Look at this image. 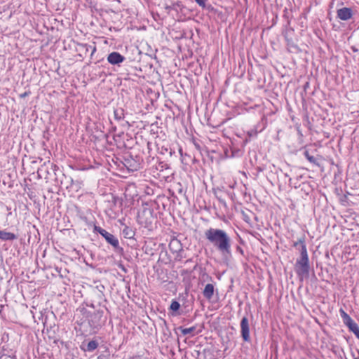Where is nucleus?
Returning <instances> with one entry per match:
<instances>
[{"mask_svg": "<svg viewBox=\"0 0 359 359\" xmlns=\"http://www.w3.org/2000/svg\"><path fill=\"white\" fill-rule=\"evenodd\" d=\"M205 237L223 257H231L232 240L226 231L210 228L205 231Z\"/></svg>", "mask_w": 359, "mask_h": 359, "instance_id": "obj_1", "label": "nucleus"}, {"mask_svg": "<svg viewBox=\"0 0 359 359\" xmlns=\"http://www.w3.org/2000/svg\"><path fill=\"white\" fill-rule=\"evenodd\" d=\"M295 272L300 280L308 278L309 276L310 264L309 257H299L294 265Z\"/></svg>", "mask_w": 359, "mask_h": 359, "instance_id": "obj_2", "label": "nucleus"}, {"mask_svg": "<svg viewBox=\"0 0 359 359\" xmlns=\"http://www.w3.org/2000/svg\"><path fill=\"white\" fill-rule=\"evenodd\" d=\"M143 163V158L138 155L128 153L123 156V164L130 171H136L142 168Z\"/></svg>", "mask_w": 359, "mask_h": 359, "instance_id": "obj_3", "label": "nucleus"}, {"mask_svg": "<svg viewBox=\"0 0 359 359\" xmlns=\"http://www.w3.org/2000/svg\"><path fill=\"white\" fill-rule=\"evenodd\" d=\"M93 230L95 232L99 233L102 237H104L106 241L114 248L115 251L119 253H122L123 252V248L119 246L118 240L113 234L96 225L94 226Z\"/></svg>", "mask_w": 359, "mask_h": 359, "instance_id": "obj_4", "label": "nucleus"}, {"mask_svg": "<svg viewBox=\"0 0 359 359\" xmlns=\"http://www.w3.org/2000/svg\"><path fill=\"white\" fill-rule=\"evenodd\" d=\"M154 219V210L151 208H144L137 216L138 222L145 228L151 227Z\"/></svg>", "mask_w": 359, "mask_h": 359, "instance_id": "obj_5", "label": "nucleus"}, {"mask_svg": "<svg viewBox=\"0 0 359 359\" xmlns=\"http://www.w3.org/2000/svg\"><path fill=\"white\" fill-rule=\"evenodd\" d=\"M105 320L104 309H98L89 316L88 323L90 327L97 329L104 324Z\"/></svg>", "mask_w": 359, "mask_h": 359, "instance_id": "obj_6", "label": "nucleus"}, {"mask_svg": "<svg viewBox=\"0 0 359 359\" xmlns=\"http://www.w3.org/2000/svg\"><path fill=\"white\" fill-rule=\"evenodd\" d=\"M294 32V29H292V28H290V29H286L284 32H283V36L285 37V39L287 42V50L290 51V52H292V53H295V52H297L299 50V48L297 46V45L294 43V41H293V39H292V37L290 36V35Z\"/></svg>", "mask_w": 359, "mask_h": 359, "instance_id": "obj_7", "label": "nucleus"}, {"mask_svg": "<svg viewBox=\"0 0 359 359\" xmlns=\"http://www.w3.org/2000/svg\"><path fill=\"white\" fill-rule=\"evenodd\" d=\"M241 334L243 340L245 342L250 341V326L249 321L246 316L242 318L241 320Z\"/></svg>", "mask_w": 359, "mask_h": 359, "instance_id": "obj_8", "label": "nucleus"}, {"mask_svg": "<svg viewBox=\"0 0 359 359\" xmlns=\"http://www.w3.org/2000/svg\"><path fill=\"white\" fill-rule=\"evenodd\" d=\"M125 57L120 54L118 52H112L107 56V61L111 65H120L125 60Z\"/></svg>", "mask_w": 359, "mask_h": 359, "instance_id": "obj_9", "label": "nucleus"}, {"mask_svg": "<svg viewBox=\"0 0 359 359\" xmlns=\"http://www.w3.org/2000/svg\"><path fill=\"white\" fill-rule=\"evenodd\" d=\"M340 316L342 320L343 323L346 325L348 329L353 327L357 323L352 319V318L344 311L343 309H339Z\"/></svg>", "mask_w": 359, "mask_h": 359, "instance_id": "obj_10", "label": "nucleus"}, {"mask_svg": "<svg viewBox=\"0 0 359 359\" xmlns=\"http://www.w3.org/2000/svg\"><path fill=\"white\" fill-rule=\"evenodd\" d=\"M353 11L350 8L344 7L338 9V18L342 20H347L351 18Z\"/></svg>", "mask_w": 359, "mask_h": 359, "instance_id": "obj_11", "label": "nucleus"}, {"mask_svg": "<svg viewBox=\"0 0 359 359\" xmlns=\"http://www.w3.org/2000/svg\"><path fill=\"white\" fill-rule=\"evenodd\" d=\"M214 292L215 287L213 284L208 283L205 286V288L203 291V295L206 299L211 300L214 295Z\"/></svg>", "mask_w": 359, "mask_h": 359, "instance_id": "obj_12", "label": "nucleus"}, {"mask_svg": "<svg viewBox=\"0 0 359 359\" xmlns=\"http://www.w3.org/2000/svg\"><path fill=\"white\" fill-rule=\"evenodd\" d=\"M18 236L12 232H8L4 230H0V240L3 241H12L16 240Z\"/></svg>", "mask_w": 359, "mask_h": 359, "instance_id": "obj_13", "label": "nucleus"}, {"mask_svg": "<svg viewBox=\"0 0 359 359\" xmlns=\"http://www.w3.org/2000/svg\"><path fill=\"white\" fill-rule=\"evenodd\" d=\"M177 329L181 330L183 335L191 334L192 336H194L195 334H198L201 332V330L196 331V326H192L189 328H184L183 327L180 326Z\"/></svg>", "mask_w": 359, "mask_h": 359, "instance_id": "obj_14", "label": "nucleus"}, {"mask_svg": "<svg viewBox=\"0 0 359 359\" xmlns=\"http://www.w3.org/2000/svg\"><path fill=\"white\" fill-rule=\"evenodd\" d=\"M78 46H79V50L81 52H83L86 55L90 50H91V55L96 50V47L95 46H90L87 43H79Z\"/></svg>", "mask_w": 359, "mask_h": 359, "instance_id": "obj_15", "label": "nucleus"}, {"mask_svg": "<svg viewBox=\"0 0 359 359\" xmlns=\"http://www.w3.org/2000/svg\"><path fill=\"white\" fill-rule=\"evenodd\" d=\"M170 250L172 252H178L182 250V245L177 239L172 240L169 244Z\"/></svg>", "mask_w": 359, "mask_h": 359, "instance_id": "obj_16", "label": "nucleus"}, {"mask_svg": "<svg viewBox=\"0 0 359 359\" xmlns=\"http://www.w3.org/2000/svg\"><path fill=\"white\" fill-rule=\"evenodd\" d=\"M122 233L124 238L131 239L133 238L135 232L133 228L126 226L122 231Z\"/></svg>", "mask_w": 359, "mask_h": 359, "instance_id": "obj_17", "label": "nucleus"}, {"mask_svg": "<svg viewBox=\"0 0 359 359\" xmlns=\"http://www.w3.org/2000/svg\"><path fill=\"white\" fill-rule=\"evenodd\" d=\"M98 347V342L95 340L90 341L88 344L86 348H83L85 351L92 352L95 350Z\"/></svg>", "mask_w": 359, "mask_h": 359, "instance_id": "obj_18", "label": "nucleus"}, {"mask_svg": "<svg viewBox=\"0 0 359 359\" xmlns=\"http://www.w3.org/2000/svg\"><path fill=\"white\" fill-rule=\"evenodd\" d=\"M304 156L306 158V159L311 163H312L313 165H319V163L318 162V158H316L315 156L311 155L309 154V152L306 150L304 152Z\"/></svg>", "mask_w": 359, "mask_h": 359, "instance_id": "obj_19", "label": "nucleus"}, {"mask_svg": "<svg viewBox=\"0 0 359 359\" xmlns=\"http://www.w3.org/2000/svg\"><path fill=\"white\" fill-rule=\"evenodd\" d=\"M303 245H306V237L304 235L299 238L297 241H294L292 244V246L296 249H299V246L300 247V248H302V246Z\"/></svg>", "mask_w": 359, "mask_h": 359, "instance_id": "obj_20", "label": "nucleus"}, {"mask_svg": "<svg viewBox=\"0 0 359 359\" xmlns=\"http://www.w3.org/2000/svg\"><path fill=\"white\" fill-rule=\"evenodd\" d=\"M114 118L121 121L124 118V110L122 108L116 109L114 111Z\"/></svg>", "mask_w": 359, "mask_h": 359, "instance_id": "obj_21", "label": "nucleus"}, {"mask_svg": "<svg viewBox=\"0 0 359 359\" xmlns=\"http://www.w3.org/2000/svg\"><path fill=\"white\" fill-rule=\"evenodd\" d=\"M182 5L181 2L177 1L176 3L172 4L171 6H166L165 7V8L167 11L168 13H169L170 10H176L177 11V8H180V7H182Z\"/></svg>", "mask_w": 359, "mask_h": 359, "instance_id": "obj_22", "label": "nucleus"}, {"mask_svg": "<svg viewBox=\"0 0 359 359\" xmlns=\"http://www.w3.org/2000/svg\"><path fill=\"white\" fill-rule=\"evenodd\" d=\"M180 309V304L176 300H172L171 302V304L170 306V309L172 311L176 312V311H178Z\"/></svg>", "mask_w": 359, "mask_h": 359, "instance_id": "obj_23", "label": "nucleus"}, {"mask_svg": "<svg viewBox=\"0 0 359 359\" xmlns=\"http://www.w3.org/2000/svg\"><path fill=\"white\" fill-rule=\"evenodd\" d=\"M300 251V257H309L306 245L302 246V248L299 249Z\"/></svg>", "mask_w": 359, "mask_h": 359, "instance_id": "obj_24", "label": "nucleus"}, {"mask_svg": "<svg viewBox=\"0 0 359 359\" xmlns=\"http://www.w3.org/2000/svg\"><path fill=\"white\" fill-rule=\"evenodd\" d=\"M348 330L353 332L355 334V336L359 339V327L358 324H356L353 327L350 328Z\"/></svg>", "mask_w": 359, "mask_h": 359, "instance_id": "obj_25", "label": "nucleus"}, {"mask_svg": "<svg viewBox=\"0 0 359 359\" xmlns=\"http://www.w3.org/2000/svg\"><path fill=\"white\" fill-rule=\"evenodd\" d=\"M192 356L197 358V359H205L206 357L205 355H203V358L201 357V353L200 351L198 350H195L194 351V353H192Z\"/></svg>", "mask_w": 359, "mask_h": 359, "instance_id": "obj_26", "label": "nucleus"}, {"mask_svg": "<svg viewBox=\"0 0 359 359\" xmlns=\"http://www.w3.org/2000/svg\"><path fill=\"white\" fill-rule=\"evenodd\" d=\"M208 0H195V1L202 8L205 7V4Z\"/></svg>", "mask_w": 359, "mask_h": 359, "instance_id": "obj_27", "label": "nucleus"}, {"mask_svg": "<svg viewBox=\"0 0 359 359\" xmlns=\"http://www.w3.org/2000/svg\"><path fill=\"white\" fill-rule=\"evenodd\" d=\"M97 288L99 290V292H100L98 294L99 297L100 298H102L104 297V294L102 293V289L104 288V285H98V286H97Z\"/></svg>", "mask_w": 359, "mask_h": 359, "instance_id": "obj_28", "label": "nucleus"}, {"mask_svg": "<svg viewBox=\"0 0 359 359\" xmlns=\"http://www.w3.org/2000/svg\"><path fill=\"white\" fill-rule=\"evenodd\" d=\"M215 197L221 202L224 203L225 201L222 198L221 196L218 194V192L216 190H213Z\"/></svg>", "mask_w": 359, "mask_h": 359, "instance_id": "obj_29", "label": "nucleus"}, {"mask_svg": "<svg viewBox=\"0 0 359 359\" xmlns=\"http://www.w3.org/2000/svg\"><path fill=\"white\" fill-rule=\"evenodd\" d=\"M294 179L292 178H290L289 179V183L292 186L293 184V187L294 188H297L298 187H299L300 185L299 184H297V182H294Z\"/></svg>", "mask_w": 359, "mask_h": 359, "instance_id": "obj_30", "label": "nucleus"}, {"mask_svg": "<svg viewBox=\"0 0 359 359\" xmlns=\"http://www.w3.org/2000/svg\"><path fill=\"white\" fill-rule=\"evenodd\" d=\"M236 250L238 252H239L241 255L244 256V250H243V248L239 246V245H237L236 248Z\"/></svg>", "mask_w": 359, "mask_h": 359, "instance_id": "obj_31", "label": "nucleus"}, {"mask_svg": "<svg viewBox=\"0 0 359 359\" xmlns=\"http://www.w3.org/2000/svg\"><path fill=\"white\" fill-rule=\"evenodd\" d=\"M30 94V92L29 91H26L22 94L20 95V97L21 98H25L27 96H28Z\"/></svg>", "mask_w": 359, "mask_h": 359, "instance_id": "obj_32", "label": "nucleus"}, {"mask_svg": "<svg viewBox=\"0 0 359 359\" xmlns=\"http://www.w3.org/2000/svg\"><path fill=\"white\" fill-rule=\"evenodd\" d=\"M310 86V84L309 82H306L304 85V90L306 93L307 91V89L309 88Z\"/></svg>", "mask_w": 359, "mask_h": 359, "instance_id": "obj_33", "label": "nucleus"}, {"mask_svg": "<svg viewBox=\"0 0 359 359\" xmlns=\"http://www.w3.org/2000/svg\"><path fill=\"white\" fill-rule=\"evenodd\" d=\"M346 196H344L342 198H340V201H341V203L345 205L344 203L346 202Z\"/></svg>", "mask_w": 359, "mask_h": 359, "instance_id": "obj_34", "label": "nucleus"}, {"mask_svg": "<svg viewBox=\"0 0 359 359\" xmlns=\"http://www.w3.org/2000/svg\"><path fill=\"white\" fill-rule=\"evenodd\" d=\"M328 17H329L330 20H332V12L331 11H330L328 13Z\"/></svg>", "mask_w": 359, "mask_h": 359, "instance_id": "obj_35", "label": "nucleus"}, {"mask_svg": "<svg viewBox=\"0 0 359 359\" xmlns=\"http://www.w3.org/2000/svg\"><path fill=\"white\" fill-rule=\"evenodd\" d=\"M151 142H147V147H148V149H151V147H151Z\"/></svg>", "mask_w": 359, "mask_h": 359, "instance_id": "obj_36", "label": "nucleus"}, {"mask_svg": "<svg viewBox=\"0 0 359 359\" xmlns=\"http://www.w3.org/2000/svg\"><path fill=\"white\" fill-rule=\"evenodd\" d=\"M333 5H334V0H332L331 4H330V8H332Z\"/></svg>", "mask_w": 359, "mask_h": 359, "instance_id": "obj_37", "label": "nucleus"}, {"mask_svg": "<svg viewBox=\"0 0 359 359\" xmlns=\"http://www.w3.org/2000/svg\"><path fill=\"white\" fill-rule=\"evenodd\" d=\"M195 146L198 149H200V145L198 144H195Z\"/></svg>", "mask_w": 359, "mask_h": 359, "instance_id": "obj_38", "label": "nucleus"}, {"mask_svg": "<svg viewBox=\"0 0 359 359\" xmlns=\"http://www.w3.org/2000/svg\"><path fill=\"white\" fill-rule=\"evenodd\" d=\"M257 170H258L259 172H262V171H263V170H262L261 168H259V167H258V168H257Z\"/></svg>", "mask_w": 359, "mask_h": 359, "instance_id": "obj_39", "label": "nucleus"}, {"mask_svg": "<svg viewBox=\"0 0 359 359\" xmlns=\"http://www.w3.org/2000/svg\"><path fill=\"white\" fill-rule=\"evenodd\" d=\"M334 178L336 179L337 178V173H334Z\"/></svg>", "mask_w": 359, "mask_h": 359, "instance_id": "obj_40", "label": "nucleus"}, {"mask_svg": "<svg viewBox=\"0 0 359 359\" xmlns=\"http://www.w3.org/2000/svg\"><path fill=\"white\" fill-rule=\"evenodd\" d=\"M300 180V177L299 176L297 177V180Z\"/></svg>", "mask_w": 359, "mask_h": 359, "instance_id": "obj_41", "label": "nucleus"}, {"mask_svg": "<svg viewBox=\"0 0 359 359\" xmlns=\"http://www.w3.org/2000/svg\"><path fill=\"white\" fill-rule=\"evenodd\" d=\"M240 240H241V243H243V240H242L241 238H240Z\"/></svg>", "mask_w": 359, "mask_h": 359, "instance_id": "obj_42", "label": "nucleus"}, {"mask_svg": "<svg viewBox=\"0 0 359 359\" xmlns=\"http://www.w3.org/2000/svg\"><path fill=\"white\" fill-rule=\"evenodd\" d=\"M40 170H42V168H39V170H38V172H39Z\"/></svg>", "mask_w": 359, "mask_h": 359, "instance_id": "obj_43", "label": "nucleus"}]
</instances>
